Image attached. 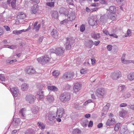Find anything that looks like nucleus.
<instances>
[{
    "mask_svg": "<svg viewBox=\"0 0 134 134\" xmlns=\"http://www.w3.org/2000/svg\"><path fill=\"white\" fill-rule=\"evenodd\" d=\"M88 123V121L86 119L83 121L82 122H81V124L83 127H85L87 126Z\"/></svg>",
    "mask_w": 134,
    "mask_h": 134,
    "instance_id": "42",
    "label": "nucleus"
},
{
    "mask_svg": "<svg viewBox=\"0 0 134 134\" xmlns=\"http://www.w3.org/2000/svg\"><path fill=\"white\" fill-rule=\"evenodd\" d=\"M126 114V111L122 109L119 112V115L121 117H123Z\"/></svg>",
    "mask_w": 134,
    "mask_h": 134,
    "instance_id": "32",
    "label": "nucleus"
},
{
    "mask_svg": "<svg viewBox=\"0 0 134 134\" xmlns=\"http://www.w3.org/2000/svg\"><path fill=\"white\" fill-rule=\"evenodd\" d=\"M34 130L32 129H29L27 130L25 132V134H34Z\"/></svg>",
    "mask_w": 134,
    "mask_h": 134,
    "instance_id": "34",
    "label": "nucleus"
},
{
    "mask_svg": "<svg viewBox=\"0 0 134 134\" xmlns=\"http://www.w3.org/2000/svg\"><path fill=\"white\" fill-rule=\"evenodd\" d=\"M65 111L64 109L62 108H57V111L56 114V117L57 118H61L62 117H64L65 114Z\"/></svg>",
    "mask_w": 134,
    "mask_h": 134,
    "instance_id": "4",
    "label": "nucleus"
},
{
    "mask_svg": "<svg viewBox=\"0 0 134 134\" xmlns=\"http://www.w3.org/2000/svg\"><path fill=\"white\" fill-rule=\"evenodd\" d=\"M116 123V120L114 118H110L108 119L106 123L107 126H110Z\"/></svg>",
    "mask_w": 134,
    "mask_h": 134,
    "instance_id": "15",
    "label": "nucleus"
},
{
    "mask_svg": "<svg viewBox=\"0 0 134 134\" xmlns=\"http://www.w3.org/2000/svg\"><path fill=\"white\" fill-rule=\"evenodd\" d=\"M29 87V85L26 83H24L23 84L21 87V88L23 91L27 90Z\"/></svg>",
    "mask_w": 134,
    "mask_h": 134,
    "instance_id": "29",
    "label": "nucleus"
},
{
    "mask_svg": "<svg viewBox=\"0 0 134 134\" xmlns=\"http://www.w3.org/2000/svg\"><path fill=\"white\" fill-rule=\"evenodd\" d=\"M87 72V70L86 69H82L80 70V73L81 74H84Z\"/></svg>",
    "mask_w": 134,
    "mask_h": 134,
    "instance_id": "47",
    "label": "nucleus"
},
{
    "mask_svg": "<svg viewBox=\"0 0 134 134\" xmlns=\"http://www.w3.org/2000/svg\"><path fill=\"white\" fill-rule=\"evenodd\" d=\"M59 72L58 70H55L53 73V75L55 77H57L59 75Z\"/></svg>",
    "mask_w": 134,
    "mask_h": 134,
    "instance_id": "48",
    "label": "nucleus"
},
{
    "mask_svg": "<svg viewBox=\"0 0 134 134\" xmlns=\"http://www.w3.org/2000/svg\"><path fill=\"white\" fill-rule=\"evenodd\" d=\"M85 25L84 24H82L80 26V31L81 32H83L85 30Z\"/></svg>",
    "mask_w": 134,
    "mask_h": 134,
    "instance_id": "51",
    "label": "nucleus"
},
{
    "mask_svg": "<svg viewBox=\"0 0 134 134\" xmlns=\"http://www.w3.org/2000/svg\"><path fill=\"white\" fill-rule=\"evenodd\" d=\"M50 59V57L48 55H45L42 57L37 58V60L39 63L42 64H44L49 62Z\"/></svg>",
    "mask_w": 134,
    "mask_h": 134,
    "instance_id": "2",
    "label": "nucleus"
},
{
    "mask_svg": "<svg viewBox=\"0 0 134 134\" xmlns=\"http://www.w3.org/2000/svg\"><path fill=\"white\" fill-rule=\"evenodd\" d=\"M72 134H81V131L77 129H74L72 132Z\"/></svg>",
    "mask_w": 134,
    "mask_h": 134,
    "instance_id": "35",
    "label": "nucleus"
},
{
    "mask_svg": "<svg viewBox=\"0 0 134 134\" xmlns=\"http://www.w3.org/2000/svg\"><path fill=\"white\" fill-rule=\"evenodd\" d=\"M110 106V104L108 103L103 108V113L102 114V115L104 116V115H106L108 111L109 108Z\"/></svg>",
    "mask_w": 134,
    "mask_h": 134,
    "instance_id": "20",
    "label": "nucleus"
},
{
    "mask_svg": "<svg viewBox=\"0 0 134 134\" xmlns=\"http://www.w3.org/2000/svg\"><path fill=\"white\" fill-rule=\"evenodd\" d=\"M46 100L49 103L53 102L54 100L53 96L50 95H48L46 98Z\"/></svg>",
    "mask_w": 134,
    "mask_h": 134,
    "instance_id": "23",
    "label": "nucleus"
},
{
    "mask_svg": "<svg viewBox=\"0 0 134 134\" xmlns=\"http://www.w3.org/2000/svg\"><path fill=\"white\" fill-rule=\"evenodd\" d=\"M68 22V20L67 19H65L64 20L61 21L60 22V24L61 25L64 24L65 25L66 23Z\"/></svg>",
    "mask_w": 134,
    "mask_h": 134,
    "instance_id": "53",
    "label": "nucleus"
},
{
    "mask_svg": "<svg viewBox=\"0 0 134 134\" xmlns=\"http://www.w3.org/2000/svg\"><path fill=\"white\" fill-rule=\"evenodd\" d=\"M64 51V49L62 48L58 47L56 48L55 50V51L53 52H54L55 53H56L57 55H61L63 54Z\"/></svg>",
    "mask_w": 134,
    "mask_h": 134,
    "instance_id": "11",
    "label": "nucleus"
},
{
    "mask_svg": "<svg viewBox=\"0 0 134 134\" xmlns=\"http://www.w3.org/2000/svg\"><path fill=\"white\" fill-rule=\"evenodd\" d=\"M127 104L125 103H121L120 105V107H126L127 106Z\"/></svg>",
    "mask_w": 134,
    "mask_h": 134,
    "instance_id": "61",
    "label": "nucleus"
},
{
    "mask_svg": "<svg viewBox=\"0 0 134 134\" xmlns=\"http://www.w3.org/2000/svg\"><path fill=\"white\" fill-rule=\"evenodd\" d=\"M130 132L126 127L121 129V134H129Z\"/></svg>",
    "mask_w": 134,
    "mask_h": 134,
    "instance_id": "26",
    "label": "nucleus"
},
{
    "mask_svg": "<svg viewBox=\"0 0 134 134\" xmlns=\"http://www.w3.org/2000/svg\"><path fill=\"white\" fill-rule=\"evenodd\" d=\"M115 8L114 6H110L109 9H107L108 11H109V13H114L115 10Z\"/></svg>",
    "mask_w": 134,
    "mask_h": 134,
    "instance_id": "37",
    "label": "nucleus"
},
{
    "mask_svg": "<svg viewBox=\"0 0 134 134\" xmlns=\"http://www.w3.org/2000/svg\"><path fill=\"white\" fill-rule=\"evenodd\" d=\"M25 71L27 73L31 75L34 74L36 72L35 69L32 66L27 67Z\"/></svg>",
    "mask_w": 134,
    "mask_h": 134,
    "instance_id": "9",
    "label": "nucleus"
},
{
    "mask_svg": "<svg viewBox=\"0 0 134 134\" xmlns=\"http://www.w3.org/2000/svg\"><path fill=\"white\" fill-rule=\"evenodd\" d=\"M74 74L73 72H66L65 73L63 76L62 77L66 80H69L72 79Z\"/></svg>",
    "mask_w": 134,
    "mask_h": 134,
    "instance_id": "5",
    "label": "nucleus"
},
{
    "mask_svg": "<svg viewBox=\"0 0 134 134\" xmlns=\"http://www.w3.org/2000/svg\"><path fill=\"white\" fill-rule=\"evenodd\" d=\"M66 1L69 5H73L72 0H66Z\"/></svg>",
    "mask_w": 134,
    "mask_h": 134,
    "instance_id": "59",
    "label": "nucleus"
},
{
    "mask_svg": "<svg viewBox=\"0 0 134 134\" xmlns=\"http://www.w3.org/2000/svg\"><path fill=\"white\" fill-rule=\"evenodd\" d=\"M91 102H92V100L91 99H89L88 100L86 101L85 102L84 104V105H85L86 106L88 104V103Z\"/></svg>",
    "mask_w": 134,
    "mask_h": 134,
    "instance_id": "54",
    "label": "nucleus"
},
{
    "mask_svg": "<svg viewBox=\"0 0 134 134\" xmlns=\"http://www.w3.org/2000/svg\"><path fill=\"white\" fill-rule=\"evenodd\" d=\"M128 108L134 110V105H128Z\"/></svg>",
    "mask_w": 134,
    "mask_h": 134,
    "instance_id": "60",
    "label": "nucleus"
},
{
    "mask_svg": "<svg viewBox=\"0 0 134 134\" xmlns=\"http://www.w3.org/2000/svg\"><path fill=\"white\" fill-rule=\"evenodd\" d=\"M52 16L55 18H57L58 17V13L57 11H53L52 12Z\"/></svg>",
    "mask_w": 134,
    "mask_h": 134,
    "instance_id": "39",
    "label": "nucleus"
},
{
    "mask_svg": "<svg viewBox=\"0 0 134 134\" xmlns=\"http://www.w3.org/2000/svg\"><path fill=\"white\" fill-rule=\"evenodd\" d=\"M89 22L91 26H93L96 24V22L95 20L91 19L89 20Z\"/></svg>",
    "mask_w": 134,
    "mask_h": 134,
    "instance_id": "43",
    "label": "nucleus"
},
{
    "mask_svg": "<svg viewBox=\"0 0 134 134\" xmlns=\"http://www.w3.org/2000/svg\"><path fill=\"white\" fill-rule=\"evenodd\" d=\"M131 35V32L130 29H129L127 31V33L125 35V36L126 37L128 36H130Z\"/></svg>",
    "mask_w": 134,
    "mask_h": 134,
    "instance_id": "52",
    "label": "nucleus"
},
{
    "mask_svg": "<svg viewBox=\"0 0 134 134\" xmlns=\"http://www.w3.org/2000/svg\"><path fill=\"white\" fill-rule=\"evenodd\" d=\"M54 2H47L46 4L48 6L51 7H54Z\"/></svg>",
    "mask_w": 134,
    "mask_h": 134,
    "instance_id": "44",
    "label": "nucleus"
},
{
    "mask_svg": "<svg viewBox=\"0 0 134 134\" xmlns=\"http://www.w3.org/2000/svg\"><path fill=\"white\" fill-rule=\"evenodd\" d=\"M74 105V107L76 109H79L81 107L78 103L75 104Z\"/></svg>",
    "mask_w": 134,
    "mask_h": 134,
    "instance_id": "57",
    "label": "nucleus"
},
{
    "mask_svg": "<svg viewBox=\"0 0 134 134\" xmlns=\"http://www.w3.org/2000/svg\"><path fill=\"white\" fill-rule=\"evenodd\" d=\"M126 88V87L125 85H120L119 86L118 90L121 92H122L125 90Z\"/></svg>",
    "mask_w": 134,
    "mask_h": 134,
    "instance_id": "36",
    "label": "nucleus"
},
{
    "mask_svg": "<svg viewBox=\"0 0 134 134\" xmlns=\"http://www.w3.org/2000/svg\"><path fill=\"white\" fill-rule=\"evenodd\" d=\"M44 84L41 83H38L37 85V88H38L40 90H41L42 89L43 90V88L44 87Z\"/></svg>",
    "mask_w": 134,
    "mask_h": 134,
    "instance_id": "46",
    "label": "nucleus"
},
{
    "mask_svg": "<svg viewBox=\"0 0 134 134\" xmlns=\"http://www.w3.org/2000/svg\"><path fill=\"white\" fill-rule=\"evenodd\" d=\"M70 94L68 92L62 93L60 95L59 98L60 101L63 102L69 101L70 99Z\"/></svg>",
    "mask_w": 134,
    "mask_h": 134,
    "instance_id": "1",
    "label": "nucleus"
},
{
    "mask_svg": "<svg viewBox=\"0 0 134 134\" xmlns=\"http://www.w3.org/2000/svg\"><path fill=\"white\" fill-rule=\"evenodd\" d=\"M38 22H36L34 25V27L33 29L34 30H35L36 31H38L40 28L41 26V24H39L37 25Z\"/></svg>",
    "mask_w": 134,
    "mask_h": 134,
    "instance_id": "30",
    "label": "nucleus"
},
{
    "mask_svg": "<svg viewBox=\"0 0 134 134\" xmlns=\"http://www.w3.org/2000/svg\"><path fill=\"white\" fill-rule=\"evenodd\" d=\"M43 91L42 90V89L41 90H40V91L38 92L37 95H41V94H43Z\"/></svg>",
    "mask_w": 134,
    "mask_h": 134,
    "instance_id": "62",
    "label": "nucleus"
},
{
    "mask_svg": "<svg viewBox=\"0 0 134 134\" xmlns=\"http://www.w3.org/2000/svg\"><path fill=\"white\" fill-rule=\"evenodd\" d=\"M8 46L7 48L12 49H13L16 48V46L15 45H12L11 46L7 45Z\"/></svg>",
    "mask_w": 134,
    "mask_h": 134,
    "instance_id": "55",
    "label": "nucleus"
},
{
    "mask_svg": "<svg viewBox=\"0 0 134 134\" xmlns=\"http://www.w3.org/2000/svg\"><path fill=\"white\" fill-rule=\"evenodd\" d=\"M74 42L73 40L71 38H67L66 43V48L67 50H69L71 48V44Z\"/></svg>",
    "mask_w": 134,
    "mask_h": 134,
    "instance_id": "8",
    "label": "nucleus"
},
{
    "mask_svg": "<svg viewBox=\"0 0 134 134\" xmlns=\"http://www.w3.org/2000/svg\"><path fill=\"white\" fill-rule=\"evenodd\" d=\"M38 5L35 4L32 7L31 9V13H32L35 14L37 12L38 9Z\"/></svg>",
    "mask_w": 134,
    "mask_h": 134,
    "instance_id": "24",
    "label": "nucleus"
},
{
    "mask_svg": "<svg viewBox=\"0 0 134 134\" xmlns=\"http://www.w3.org/2000/svg\"><path fill=\"white\" fill-rule=\"evenodd\" d=\"M108 16L109 19L114 20L116 19V15L114 13H109Z\"/></svg>",
    "mask_w": 134,
    "mask_h": 134,
    "instance_id": "19",
    "label": "nucleus"
},
{
    "mask_svg": "<svg viewBox=\"0 0 134 134\" xmlns=\"http://www.w3.org/2000/svg\"><path fill=\"white\" fill-rule=\"evenodd\" d=\"M27 111L26 109L25 108H22L19 111V115L23 117L26 116V115L27 114Z\"/></svg>",
    "mask_w": 134,
    "mask_h": 134,
    "instance_id": "17",
    "label": "nucleus"
},
{
    "mask_svg": "<svg viewBox=\"0 0 134 134\" xmlns=\"http://www.w3.org/2000/svg\"><path fill=\"white\" fill-rule=\"evenodd\" d=\"M25 100L30 104L34 103L36 99L35 96L32 94H28L26 96L25 98Z\"/></svg>",
    "mask_w": 134,
    "mask_h": 134,
    "instance_id": "3",
    "label": "nucleus"
},
{
    "mask_svg": "<svg viewBox=\"0 0 134 134\" xmlns=\"http://www.w3.org/2000/svg\"><path fill=\"white\" fill-rule=\"evenodd\" d=\"M125 55V54H123L121 58V60L122 63L124 64H127L132 62L134 63V61H133L124 60Z\"/></svg>",
    "mask_w": 134,
    "mask_h": 134,
    "instance_id": "21",
    "label": "nucleus"
},
{
    "mask_svg": "<svg viewBox=\"0 0 134 134\" xmlns=\"http://www.w3.org/2000/svg\"><path fill=\"white\" fill-rule=\"evenodd\" d=\"M38 126L40 128L41 130L44 129L45 128V125L43 123L41 122H38Z\"/></svg>",
    "mask_w": 134,
    "mask_h": 134,
    "instance_id": "45",
    "label": "nucleus"
},
{
    "mask_svg": "<svg viewBox=\"0 0 134 134\" xmlns=\"http://www.w3.org/2000/svg\"><path fill=\"white\" fill-rule=\"evenodd\" d=\"M120 124L119 123H118L114 127V130L115 131H117L119 130Z\"/></svg>",
    "mask_w": 134,
    "mask_h": 134,
    "instance_id": "50",
    "label": "nucleus"
},
{
    "mask_svg": "<svg viewBox=\"0 0 134 134\" xmlns=\"http://www.w3.org/2000/svg\"><path fill=\"white\" fill-rule=\"evenodd\" d=\"M68 18V21H72L75 18V13L73 11H71V13L67 15Z\"/></svg>",
    "mask_w": 134,
    "mask_h": 134,
    "instance_id": "14",
    "label": "nucleus"
},
{
    "mask_svg": "<svg viewBox=\"0 0 134 134\" xmlns=\"http://www.w3.org/2000/svg\"><path fill=\"white\" fill-rule=\"evenodd\" d=\"M93 125V122L92 121H90L89 122L88 127H92V126Z\"/></svg>",
    "mask_w": 134,
    "mask_h": 134,
    "instance_id": "63",
    "label": "nucleus"
},
{
    "mask_svg": "<svg viewBox=\"0 0 134 134\" xmlns=\"http://www.w3.org/2000/svg\"><path fill=\"white\" fill-rule=\"evenodd\" d=\"M32 113L34 114H37L38 112V109L37 107H34L32 109Z\"/></svg>",
    "mask_w": 134,
    "mask_h": 134,
    "instance_id": "38",
    "label": "nucleus"
},
{
    "mask_svg": "<svg viewBox=\"0 0 134 134\" xmlns=\"http://www.w3.org/2000/svg\"><path fill=\"white\" fill-rule=\"evenodd\" d=\"M100 20L103 22H105L107 21V18L105 16H102L100 18Z\"/></svg>",
    "mask_w": 134,
    "mask_h": 134,
    "instance_id": "49",
    "label": "nucleus"
},
{
    "mask_svg": "<svg viewBox=\"0 0 134 134\" xmlns=\"http://www.w3.org/2000/svg\"><path fill=\"white\" fill-rule=\"evenodd\" d=\"M20 123L21 120L20 118H16L13 119V124L16 127H17V126Z\"/></svg>",
    "mask_w": 134,
    "mask_h": 134,
    "instance_id": "18",
    "label": "nucleus"
},
{
    "mask_svg": "<svg viewBox=\"0 0 134 134\" xmlns=\"http://www.w3.org/2000/svg\"><path fill=\"white\" fill-rule=\"evenodd\" d=\"M47 88L49 90L53 92L57 91L58 90V88L54 86H47Z\"/></svg>",
    "mask_w": 134,
    "mask_h": 134,
    "instance_id": "27",
    "label": "nucleus"
},
{
    "mask_svg": "<svg viewBox=\"0 0 134 134\" xmlns=\"http://www.w3.org/2000/svg\"><path fill=\"white\" fill-rule=\"evenodd\" d=\"M55 116L56 114L53 112H50L48 115V119L49 121L53 122L55 118Z\"/></svg>",
    "mask_w": 134,
    "mask_h": 134,
    "instance_id": "10",
    "label": "nucleus"
},
{
    "mask_svg": "<svg viewBox=\"0 0 134 134\" xmlns=\"http://www.w3.org/2000/svg\"><path fill=\"white\" fill-rule=\"evenodd\" d=\"M7 3L10 4V6L13 8L14 9L16 7V0H7Z\"/></svg>",
    "mask_w": 134,
    "mask_h": 134,
    "instance_id": "16",
    "label": "nucleus"
},
{
    "mask_svg": "<svg viewBox=\"0 0 134 134\" xmlns=\"http://www.w3.org/2000/svg\"><path fill=\"white\" fill-rule=\"evenodd\" d=\"M29 29H23L22 30H14L13 31V34H14L18 35L21 34L22 32H25L28 31Z\"/></svg>",
    "mask_w": 134,
    "mask_h": 134,
    "instance_id": "22",
    "label": "nucleus"
},
{
    "mask_svg": "<svg viewBox=\"0 0 134 134\" xmlns=\"http://www.w3.org/2000/svg\"><path fill=\"white\" fill-rule=\"evenodd\" d=\"M105 93V90L103 88H99L96 91V96L100 97H101L104 96Z\"/></svg>",
    "mask_w": 134,
    "mask_h": 134,
    "instance_id": "6",
    "label": "nucleus"
},
{
    "mask_svg": "<svg viewBox=\"0 0 134 134\" xmlns=\"http://www.w3.org/2000/svg\"><path fill=\"white\" fill-rule=\"evenodd\" d=\"M81 87V85L79 83H75L73 88L74 91L75 92H78L80 89Z\"/></svg>",
    "mask_w": 134,
    "mask_h": 134,
    "instance_id": "12",
    "label": "nucleus"
},
{
    "mask_svg": "<svg viewBox=\"0 0 134 134\" xmlns=\"http://www.w3.org/2000/svg\"><path fill=\"white\" fill-rule=\"evenodd\" d=\"M121 76V72L119 70L115 71L113 73H112L111 75V78L114 80H116Z\"/></svg>",
    "mask_w": 134,
    "mask_h": 134,
    "instance_id": "7",
    "label": "nucleus"
},
{
    "mask_svg": "<svg viewBox=\"0 0 134 134\" xmlns=\"http://www.w3.org/2000/svg\"><path fill=\"white\" fill-rule=\"evenodd\" d=\"M26 17L25 14L23 13H20L18 14L17 16V18L20 19H25Z\"/></svg>",
    "mask_w": 134,
    "mask_h": 134,
    "instance_id": "31",
    "label": "nucleus"
},
{
    "mask_svg": "<svg viewBox=\"0 0 134 134\" xmlns=\"http://www.w3.org/2000/svg\"><path fill=\"white\" fill-rule=\"evenodd\" d=\"M108 50L109 51L111 50L112 49V46L111 45H108L107 46Z\"/></svg>",
    "mask_w": 134,
    "mask_h": 134,
    "instance_id": "58",
    "label": "nucleus"
},
{
    "mask_svg": "<svg viewBox=\"0 0 134 134\" xmlns=\"http://www.w3.org/2000/svg\"><path fill=\"white\" fill-rule=\"evenodd\" d=\"M85 44L88 46L92 45L93 44V41L91 40H88L85 42Z\"/></svg>",
    "mask_w": 134,
    "mask_h": 134,
    "instance_id": "40",
    "label": "nucleus"
},
{
    "mask_svg": "<svg viewBox=\"0 0 134 134\" xmlns=\"http://www.w3.org/2000/svg\"><path fill=\"white\" fill-rule=\"evenodd\" d=\"M103 32L104 34L106 35H110L108 31L107 30H105L104 31H103Z\"/></svg>",
    "mask_w": 134,
    "mask_h": 134,
    "instance_id": "64",
    "label": "nucleus"
},
{
    "mask_svg": "<svg viewBox=\"0 0 134 134\" xmlns=\"http://www.w3.org/2000/svg\"><path fill=\"white\" fill-rule=\"evenodd\" d=\"M92 38L96 39L100 37V34L98 33L95 34V32H93L91 34Z\"/></svg>",
    "mask_w": 134,
    "mask_h": 134,
    "instance_id": "33",
    "label": "nucleus"
},
{
    "mask_svg": "<svg viewBox=\"0 0 134 134\" xmlns=\"http://www.w3.org/2000/svg\"><path fill=\"white\" fill-rule=\"evenodd\" d=\"M0 80L3 81H4L5 80V77L3 74L0 75Z\"/></svg>",
    "mask_w": 134,
    "mask_h": 134,
    "instance_id": "56",
    "label": "nucleus"
},
{
    "mask_svg": "<svg viewBox=\"0 0 134 134\" xmlns=\"http://www.w3.org/2000/svg\"><path fill=\"white\" fill-rule=\"evenodd\" d=\"M59 12L60 14H63L66 16L68 14V12L67 10L63 7H61L60 9Z\"/></svg>",
    "mask_w": 134,
    "mask_h": 134,
    "instance_id": "25",
    "label": "nucleus"
},
{
    "mask_svg": "<svg viewBox=\"0 0 134 134\" xmlns=\"http://www.w3.org/2000/svg\"><path fill=\"white\" fill-rule=\"evenodd\" d=\"M51 34L54 38H58V34L57 31L56 29H53L51 32Z\"/></svg>",
    "mask_w": 134,
    "mask_h": 134,
    "instance_id": "28",
    "label": "nucleus"
},
{
    "mask_svg": "<svg viewBox=\"0 0 134 134\" xmlns=\"http://www.w3.org/2000/svg\"><path fill=\"white\" fill-rule=\"evenodd\" d=\"M128 78L130 81L134 79V73H132L129 74L128 76Z\"/></svg>",
    "mask_w": 134,
    "mask_h": 134,
    "instance_id": "41",
    "label": "nucleus"
},
{
    "mask_svg": "<svg viewBox=\"0 0 134 134\" xmlns=\"http://www.w3.org/2000/svg\"><path fill=\"white\" fill-rule=\"evenodd\" d=\"M11 91L14 97H16L19 92V90L16 87H14L10 88Z\"/></svg>",
    "mask_w": 134,
    "mask_h": 134,
    "instance_id": "13",
    "label": "nucleus"
}]
</instances>
